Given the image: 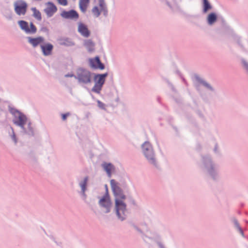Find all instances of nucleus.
<instances>
[{
    "instance_id": "2",
    "label": "nucleus",
    "mask_w": 248,
    "mask_h": 248,
    "mask_svg": "<svg viewBox=\"0 0 248 248\" xmlns=\"http://www.w3.org/2000/svg\"><path fill=\"white\" fill-rule=\"evenodd\" d=\"M202 168L213 180L219 178V166L214 163L209 155H202Z\"/></svg>"
},
{
    "instance_id": "25",
    "label": "nucleus",
    "mask_w": 248,
    "mask_h": 248,
    "mask_svg": "<svg viewBox=\"0 0 248 248\" xmlns=\"http://www.w3.org/2000/svg\"><path fill=\"white\" fill-rule=\"evenodd\" d=\"M151 240L154 241L157 244L159 248H166L164 245L162 243L161 237L159 234H155Z\"/></svg>"
},
{
    "instance_id": "11",
    "label": "nucleus",
    "mask_w": 248,
    "mask_h": 248,
    "mask_svg": "<svg viewBox=\"0 0 248 248\" xmlns=\"http://www.w3.org/2000/svg\"><path fill=\"white\" fill-rule=\"evenodd\" d=\"M63 18L77 21L79 18V14L74 9L68 11L63 10Z\"/></svg>"
},
{
    "instance_id": "33",
    "label": "nucleus",
    "mask_w": 248,
    "mask_h": 248,
    "mask_svg": "<svg viewBox=\"0 0 248 248\" xmlns=\"http://www.w3.org/2000/svg\"><path fill=\"white\" fill-rule=\"evenodd\" d=\"M96 102L97 103V106L98 107V108L103 110H106V104H105L104 103L102 102L101 101L99 100H97Z\"/></svg>"
},
{
    "instance_id": "12",
    "label": "nucleus",
    "mask_w": 248,
    "mask_h": 248,
    "mask_svg": "<svg viewBox=\"0 0 248 248\" xmlns=\"http://www.w3.org/2000/svg\"><path fill=\"white\" fill-rule=\"evenodd\" d=\"M90 63L91 66L95 69L103 70L105 68L104 64L101 62L98 56H96L93 59H91Z\"/></svg>"
},
{
    "instance_id": "9",
    "label": "nucleus",
    "mask_w": 248,
    "mask_h": 248,
    "mask_svg": "<svg viewBox=\"0 0 248 248\" xmlns=\"http://www.w3.org/2000/svg\"><path fill=\"white\" fill-rule=\"evenodd\" d=\"M18 23L21 29L27 33L34 34L37 31L36 27L32 22L30 23V27L28 22L24 20H20L18 22Z\"/></svg>"
},
{
    "instance_id": "15",
    "label": "nucleus",
    "mask_w": 248,
    "mask_h": 248,
    "mask_svg": "<svg viewBox=\"0 0 248 248\" xmlns=\"http://www.w3.org/2000/svg\"><path fill=\"white\" fill-rule=\"evenodd\" d=\"M100 207L105 209V213L106 214L109 213L111 211L112 203L110 200H104L103 202L101 201V199L98 202Z\"/></svg>"
},
{
    "instance_id": "29",
    "label": "nucleus",
    "mask_w": 248,
    "mask_h": 248,
    "mask_svg": "<svg viewBox=\"0 0 248 248\" xmlns=\"http://www.w3.org/2000/svg\"><path fill=\"white\" fill-rule=\"evenodd\" d=\"M63 45L71 46L75 45V43L71 39L66 38L63 39Z\"/></svg>"
},
{
    "instance_id": "39",
    "label": "nucleus",
    "mask_w": 248,
    "mask_h": 248,
    "mask_svg": "<svg viewBox=\"0 0 248 248\" xmlns=\"http://www.w3.org/2000/svg\"><path fill=\"white\" fill-rule=\"evenodd\" d=\"M76 75H74L73 74H68L65 75V77H75Z\"/></svg>"
},
{
    "instance_id": "42",
    "label": "nucleus",
    "mask_w": 248,
    "mask_h": 248,
    "mask_svg": "<svg viewBox=\"0 0 248 248\" xmlns=\"http://www.w3.org/2000/svg\"><path fill=\"white\" fill-rule=\"evenodd\" d=\"M166 4H167V5H168V6H169L170 9H172V6H171V5L169 1H166Z\"/></svg>"
},
{
    "instance_id": "14",
    "label": "nucleus",
    "mask_w": 248,
    "mask_h": 248,
    "mask_svg": "<svg viewBox=\"0 0 248 248\" xmlns=\"http://www.w3.org/2000/svg\"><path fill=\"white\" fill-rule=\"evenodd\" d=\"M42 53L44 56L51 55L53 49V46L49 43H43L40 46Z\"/></svg>"
},
{
    "instance_id": "10",
    "label": "nucleus",
    "mask_w": 248,
    "mask_h": 248,
    "mask_svg": "<svg viewBox=\"0 0 248 248\" xmlns=\"http://www.w3.org/2000/svg\"><path fill=\"white\" fill-rule=\"evenodd\" d=\"M15 11L18 15H24L27 11V4L22 0H18L14 3Z\"/></svg>"
},
{
    "instance_id": "13",
    "label": "nucleus",
    "mask_w": 248,
    "mask_h": 248,
    "mask_svg": "<svg viewBox=\"0 0 248 248\" xmlns=\"http://www.w3.org/2000/svg\"><path fill=\"white\" fill-rule=\"evenodd\" d=\"M28 41L33 47H36L42 44L45 41V38L42 36H38L37 37H28Z\"/></svg>"
},
{
    "instance_id": "44",
    "label": "nucleus",
    "mask_w": 248,
    "mask_h": 248,
    "mask_svg": "<svg viewBox=\"0 0 248 248\" xmlns=\"http://www.w3.org/2000/svg\"><path fill=\"white\" fill-rule=\"evenodd\" d=\"M172 127L173 128V129L175 130V131H176V133H178V129L176 127L174 126H172Z\"/></svg>"
},
{
    "instance_id": "7",
    "label": "nucleus",
    "mask_w": 248,
    "mask_h": 248,
    "mask_svg": "<svg viewBox=\"0 0 248 248\" xmlns=\"http://www.w3.org/2000/svg\"><path fill=\"white\" fill-rule=\"evenodd\" d=\"M192 80L194 85L198 92H200V87L201 85H202L212 92H215V89L204 79L201 78L198 74H195L193 75Z\"/></svg>"
},
{
    "instance_id": "1",
    "label": "nucleus",
    "mask_w": 248,
    "mask_h": 248,
    "mask_svg": "<svg viewBox=\"0 0 248 248\" xmlns=\"http://www.w3.org/2000/svg\"><path fill=\"white\" fill-rule=\"evenodd\" d=\"M111 187L115 197V212L117 218L123 221L127 218V209L126 203L122 201L126 199L125 193L129 192V188L125 183L116 182L115 180H110Z\"/></svg>"
},
{
    "instance_id": "46",
    "label": "nucleus",
    "mask_w": 248,
    "mask_h": 248,
    "mask_svg": "<svg viewBox=\"0 0 248 248\" xmlns=\"http://www.w3.org/2000/svg\"><path fill=\"white\" fill-rule=\"evenodd\" d=\"M60 3V4H62V0H57Z\"/></svg>"
},
{
    "instance_id": "22",
    "label": "nucleus",
    "mask_w": 248,
    "mask_h": 248,
    "mask_svg": "<svg viewBox=\"0 0 248 248\" xmlns=\"http://www.w3.org/2000/svg\"><path fill=\"white\" fill-rule=\"evenodd\" d=\"M202 13H207L212 9V6L208 0H202Z\"/></svg>"
},
{
    "instance_id": "47",
    "label": "nucleus",
    "mask_w": 248,
    "mask_h": 248,
    "mask_svg": "<svg viewBox=\"0 0 248 248\" xmlns=\"http://www.w3.org/2000/svg\"><path fill=\"white\" fill-rule=\"evenodd\" d=\"M246 223H248V221H246Z\"/></svg>"
},
{
    "instance_id": "34",
    "label": "nucleus",
    "mask_w": 248,
    "mask_h": 248,
    "mask_svg": "<svg viewBox=\"0 0 248 248\" xmlns=\"http://www.w3.org/2000/svg\"><path fill=\"white\" fill-rule=\"evenodd\" d=\"M12 132H13V134L12 135V139H13V140L15 141V143H16L17 142V140H16V135L14 133V129L12 128Z\"/></svg>"
},
{
    "instance_id": "20",
    "label": "nucleus",
    "mask_w": 248,
    "mask_h": 248,
    "mask_svg": "<svg viewBox=\"0 0 248 248\" xmlns=\"http://www.w3.org/2000/svg\"><path fill=\"white\" fill-rule=\"evenodd\" d=\"M217 19V14L214 12L210 13L207 17V22L208 25H212L216 22Z\"/></svg>"
},
{
    "instance_id": "3",
    "label": "nucleus",
    "mask_w": 248,
    "mask_h": 248,
    "mask_svg": "<svg viewBox=\"0 0 248 248\" xmlns=\"http://www.w3.org/2000/svg\"><path fill=\"white\" fill-rule=\"evenodd\" d=\"M141 148L142 153L148 163L154 168L159 169V164L152 144L149 141H145L142 144Z\"/></svg>"
},
{
    "instance_id": "26",
    "label": "nucleus",
    "mask_w": 248,
    "mask_h": 248,
    "mask_svg": "<svg viewBox=\"0 0 248 248\" xmlns=\"http://www.w3.org/2000/svg\"><path fill=\"white\" fill-rule=\"evenodd\" d=\"M134 228L139 232H140L141 234V236L142 238L145 242H147V239L151 240V239L152 238V237H150L147 234H144L143 232L141 231V230L137 226H135Z\"/></svg>"
},
{
    "instance_id": "38",
    "label": "nucleus",
    "mask_w": 248,
    "mask_h": 248,
    "mask_svg": "<svg viewBox=\"0 0 248 248\" xmlns=\"http://www.w3.org/2000/svg\"><path fill=\"white\" fill-rule=\"evenodd\" d=\"M85 191H84V192H83L81 190V194L82 195V196L84 198V199H85L86 198V194H85Z\"/></svg>"
},
{
    "instance_id": "4",
    "label": "nucleus",
    "mask_w": 248,
    "mask_h": 248,
    "mask_svg": "<svg viewBox=\"0 0 248 248\" xmlns=\"http://www.w3.org/2000/svg\"><path fill=\"white\" fill-rule=\"evenodd\" d=\"M13 123L16 125L20 126L25 132H32L31 124L28 121L26 115L18 111H16L14 112Z\"/></svg>"
},
{
    "instance_id": "48",
    "label": "nucleus",
    "mask_w": 248,
    "mask_h": 248,
    "mask_svg": "<svg viewBox=\"0 0 248 248\" xmlns=\"http://www.w3.org/2000/svg\"><path fill=\"white\" fill-rule=\"evenodd\" d=\"M173 1H174L175 0H172Z\"/></svg>"
},
{
    "instance_id": "30",
    "label": "nucleus",
    "mask_w": 248,
    "mask_h": 248,
    "mask_svg": "<svg viewBox=\"0 0 248 248\" xmlns=\"http://www.w3.org/2000/svg\"><path fill=\"white\" fill-rule=\"evenodd\" d=\"M241 62L243 68L248 73V62L244 58L241 59Z\"/></svg>"
},
{
    "instance_id": "19",
    "label": "nucleus",
    "mask_w": 248,
    "mask_h": 248,
    "mask_svg": "<svg viewBox=\"0 0 248 248\" xmlns=\"http://www.w3.org/2000/svg\"><path fill=\"white\" fill-rule=\"evenodd\" d=\"M104 170L107 172L108 177L111 175V171L115 169L114 165L111 163H104L102 165Z\"/></svg>"
},
{
    "instance_id": "45",
    "label": "nucleus",
    "mask_w": 248,
    "mask_h": 248,
    "mask_svg": "<svg viewBox=\"0 0 248 248\" xmlns=\"http://www.w3.org/2000/svg\"><path fill=\"white\" fill-rule=\"evenodd\" d=\"M150 234H152V236H151L150 237H153V236H154L155 234H156V233H152V232H150Z\"/></svg>"
},
{
    "instance_id": "16",
    "label": "nucleus",
    "mask_w": 248,
    "mask_h": 248,
    "mask_svg": "<svg viewBox=\"0 0 248 248\" xmlns=\"http://www.w3.org/2000/svg\"><path fill=\"white\" fill-rule=\"evenodd\" d=\"M78 31L84 37H89L91 34L90 31L88 29L87 26L82 23H79Z\"/></svg>"
},
{
    "instance_id": "24",
    "label": "nucleus",
    "mask_w": 248,
    "mask_h": 248,
    "mask_svg": "<svg viewBox=\"0 0 248 248\" xmlns=\"http://www.w3.org/2000/svg\"><path fill=\"white\" fill-rule=\"evenodd\" d=\"M89 180V177L88 176L84 177L83 180L78 181V185L81 188V190L84 192L87 190V183Z\"/></svg>"
},
{
    "instance_id": "17",
    "label": "nucleus",
    "mask_w": 248,
    "mask_h": 248,
    "mask_svg": "<svg viewBox=\"0 0 248 248\" xmlns=\"http://www.w3.org/2000/svg\"><path fill=\"white\" fill-rule=\"evenodd\" d=\"M57 7L53 3L47 2L46 4L45 12L48 16L50 17L57 11Z\"/></svg>"
},
{
    "instance_id": "23",
    "label": "nucleus",
    "mask_w": 248,
    "mask_h": 248,
    "mask_svg": "<svg viewBox=\"0 0 248 248\" xmlns=\"http://www.w3.org/2000/svg\"><path fill=\"white\" fill-rule=\"evenodd\" d=\"M89 2L90 0H79V7L82 12L84 13L86 12Z\"/></svg>"
},
{
    "instance_id": "32",
    "label": "nucleus",
    "mask_w": 248,
    "mask_h": 248,
    "mask_svg": "<svg viewBox=\"0 0 248 248\" xmlns=\"http://www.w3.org/2000/svg\"><path fill=\"white\" fill-rule=\"evenodd\" d=\"M106 193L104 195V196L100 199L101 202H103V201H104V200H110V197H109V194L108 192V189L107 185H106Z\"/></svg>"
},
{
    "instance_id": "37",
    "label": "nucleus",
    "mask_w": 248,
    "mask_h": 248,
    "mask_svg": "<svg viewBox=\"0 0 248 248\" xmlns=\"http://www.w3.org/2000/svg\"><path fill=\"white\" fill-rule=\"evenodd\" d=\"M103 15L105 17H108V10L106 11L105 12H102Z\"/></svg>"
},
{
    "instance_id": "6",
    "label": "nucleus",
    "mask_w": 248,
    "mask_h": 248,
    "mask_svg": "<svg viewBox=\"0 0 248 248\" xmlns=\"http://www.w3.org/2000/svg\"><path fill=\"white\" fill-rule=\"evenodd\" d=\"M108 76L107 72L104 74H94L93 80L95 84L92 89V91L96 93H100Z\"/></svg>"
},
{
    "instance_id": "41",
    "label": "nucleus",
    "mask_w": 248,
    "mask_h": 248,
    "mask_svg": "<svg viewBox=\"0 0 248 248\" xmlns=\"http://www.w3.org/2000/svg\"><path fill=\"white\" fill-rule=\"evenodd\" d=\"M68 4L67 0H63V6H66Z\"/></svg>"
},
{
    "instance_id": "18",
    "label": "nucleus",
    "mask_w": 248,
    "mask_h": 248,
    "mask_svg": "<svg viewBox=\"0 0 248 248\" xmlns=\"http://www.w3.org/2000/svg\"><path fill=\"white\" fill-rule=\"evenodd\" d=\"M83 45L89 52H92L94 51L95 44L92 40H85Z\"/></svg>"
},
{
    "instance_id": "40",
    "label": "nucleus",
    "mask_w": 248,
    "mask_h": 248,
    "mask_svg": "<svg viewBox=\"0 0 248 248\" xmlns=\"http://www.w3.org/2000/svg\"><path fill=\"white\" fill-rule=\"evenodd\" d=\"M214 151L216 153H218V146L216 144L214 147Z\"/></svg>"
},
{
    "instance_id": "36",
    "label": "nucleus",
    "mask_w": 248,
    "mask_h": 248,
    "mask_svg": "<svg viewBox=\"0 0 248 248\" xmlns=\"http://www.w3.org/2000/svg\"><path fill=\"white\" fill-rule=\"evenodd\" d=\"M129 201H130V203L133 205H136V201H135V200L134 199H133L132 197H130L129 198Z\"/></svg>"
},
{
    "instance_id": "43",
    "label": "nucleus",
    "mask_w": 248,
    "mask_h": 248,
    "mask_svg": "<svg viewBox=\"0 0 248 248\" xmlns=\"http://www.w3.org/2000/svg\"><path fill=\"white\" fill-rule=\"evenodd\" d=\"M160 100H161V97H159V96H158L157 97V102L160 103Z\"/></svg>"
},
{
    "instance_id": "8",
    "label": "nucleus",
    "mask_w": 248,
    "mask_h": 248,
    "mask_svg": "<svg viewBox=\"0 0 248 248\" xmlns=\"http://www.w3.org/2000/svg\"><path fill=\"white\" fill-rule=\"evenodd\" d=\"M98 5L100 9L97 6H94L92 9L93 14L96 17H99L101 13L108 10L107 4L105 0H98Z\"/></svg>"
},
{
    "instance_id": "5",
    "label": "nucleus",
    "mask_w": 248,
    "mask_h": 248,
    "mask_svg": "<svg viewBox=\"0 0 248 248\" xmlns=\"http://www.w3.org/2000/svg\"><path fill=\"white\" fill-rule=\"evenodd\" d=\"M75 78L80 85H86L92 82V73L88 70L79 68L77 70Z\"/></svg>"
},
{
    "instance_id": "28",
    "label": "nucleus",
    "mask_w": 248,
    "mask_h": 248,
    "mask_svg": "<svg viewBox=\"0 0 248 248\" xmlns=\"http://www.w3.org/2000/svg\"><path fill=\"white\" fill-rule=\"evenodd\" d=\"M31 11L33 12V16L38 20H41L42 19L41 13L35 7L32 8Z\"/></svg>"
},
{
    "instance_id": "21",
    "label": "nucleus",
    "mask_w": 248,
    "mask_h": 248,
    "mask_svg": "<svg viewBox=\"0 0 248 248\" xmlns=\"http://www.w3.org/2000/svg\"><path fill=\"white\" fill-rule=\"evenodd\" d=\"M231 221L233 223L234 228L240 232L243 237H245V234L243 229L240 227L237 219L235 217H232L231 218Z\"/></svg>"
},
{
    "instance_id": "31",
    "label": "nucleus",
    "mask_w": 248,
    "mask_h": 248,
    "mask_svg": "<svg viewBox=\"0 0 248 248\" xmlns=\"http://www.w3.org/2000/svg\"><path fill=\"white\" fill-rule=\"evenodd\" d=\"M165 80H166V82L167 83L169 87L170 88V89H171L172 92L173 93H174L177 94V90L175 88V87L173 85V84L168 79H166Z\"/></svg>"
},
{
    "instance_id": "35",
    "label": "nucleus",
    "mask_w": 248,
    "mask_h": 248,
    "mask_svg": "<svg viewBox=\"0 0 248 248\" xmlns=\"http://www.w3.org/2000/svg\"><path fill=\"white\" fill-rule=\"evenodd\" d=\"M71 115L70 112H67L65 113H63V121L66 120L67 117Z\"/></svg>"
},
{
    "instance_id": "27",
    "label": "nucleus",
    "mask_w": 248,
    "mask_h": 248,
    "mask_svg": "<svg viewBox=\"0 0 248 248\" xmlns=\"http://www.w3.org/2000/svg\"><path fill=\"white\" fill-rule=\"evenodd\" d=\"M232 37L233 40V41H234L235 42H236L237 43V44H238V45L242 48H244V46L243 45V44H242V42H241V37L239 36V35L235 34V33H233L232 35Z\"/></svg>"
}]
</instances>
